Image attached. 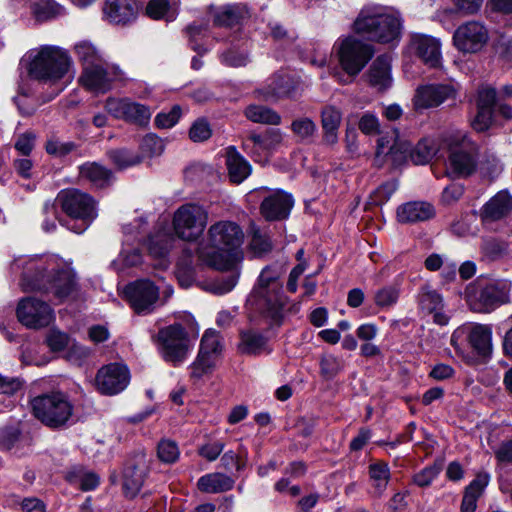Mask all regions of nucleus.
I'll use <instances>...</instances> for the list:
<instances>
[{
  "mask_svg": "<svg viewBox=\"0 0 512 512\" xmlns=\"http://www.w3.org/2000/svg\"><path fill=\"white\" fill-rule=\"evenodd\" d=\"M176 276L181 286L189 287L194 281V269L192 267V257L181 259L177 263Z\"/></svg>",
  "mask_w": 512,
  "mask_h": 512,
  "instance_id": "55",
  "label": "nucleus"
},
{
  "mask_svg": "<svg viewBox=\"0 0 512 512\" xmlns=\"http://www.w3.org/2000/svg\"><path fill=\"white\" fill-rule=\"evenodd\" d=\"M144 154L154 156L163 152L164 145L162 140L154 134L146 135L140 145Z\"/></svg>",
  "mask_w": 512,
  "mask_h": 512,
  "instance_id": "60",
  "label": "nucleus"
},
{
  "mask_svg": "<svg viewBox=\"0 0 512 512\" xmlns=\"http://www.w3.org/2000/svg\"><path fill=\"white\" fill-rule=\"evenodd\" d=\"M293 134L300 142L309 143L317 132L315 122L309 117H300L292 121L290 126Z\"/></svg>",
  "mask_w": 512,
  "mask_h": 512,
  "instance_id": "47",
  "label": "nucleus"
},
{
  "mask_svg": "<svg viewBox=\"0 0 512 512\" xmlns=\"http://www.w3.org/2000/svg\"><path fill=\"white\" fill-rule=\"evenodd\" d=\"M130 373L125 365L111 363L100 368L95 383L98 391L104 395H115L129 384Z\"/></svg>",
  "mask_w": 512,
  "mask_h": 512,
  "instance_id": "16",
  "label": "nucleus"
},
{
  "mask_svg": "<svg viewBox=\"0 0 512 512\" xmlns=\"http://www.w3.org/2000/svg\"><path fill=\"white\" fill-rule=\"evenodd\" d=\"M343 367L342 360L332 354L324 355L320 360L321 375L328 380L333 379Z\"/></svg>",
  "mask_w": 512,
  "mask_h": 512,
  "instance_id": "50",
  "label": "nucleus"
},
{
  "mask_svg": "<svg viewBox=\"0 0 512 512\" xmlns=\"http://www.w3.org/2000/svg\"><path fill=\"white\" fill-rule=\"evenodd\" d=\"M399 298V290L393 286L378 289L374 295L375 304L384 309L395 305Z\"/></svg>",
  "mask_w": 512,
  "mask_h": 512,
  "instance_id": "51",
  "label": "nucleus"
},
{
  "mask_svg": "<svg viewBox=\"0 0 512 512\" xmlns=\"http://www.w3.org/2000/svg\"><path fill=\"white\" fill-rule=\"evenodd\" d=\"M46 344L53 352L64 350L70 343V337L65 332L51 328L46 335Z\"/></svg>",
  "mask_w": 512,
  "mask_h": 512,
  "instance_id": "53",
  "label": "nucleus"
},
{
  "mask_svg": "<svg viewBox=\"0 0 512 512\" xmlns=\"http://www.w3.org/2000/svg\"><path fill=\"white\" fill-rule=\"evenodd\" d=\"M294 205L291 194L283 190L271 191L260 205V213L267 221H281L288 218Z\"/></svg>",
  "mask_w": 512,
  "mask_h": 512,
  "instance_id": "20",
  "label": "nucleus"
},
{
  "mask_svg": "<svg viewBox=\"0 0 512 512\" xmlns=\"http://www.w3.org/2000/svg\"><path fill=\"white\" fill-rule=\"evenodd\" d=\"M337 54L341 68L350 77H355L373 57L374 49L370 44L347 37L339 44Z\"/></svg>",
  "mask_w": 512,
  "mask_h": 512,
  "instance_id": "11",
  "label": "nucleus"
},
{
  "mask_svg": "<svg viewBox=\"0 0 512 512\" xmlns=\"http://www.w3.org/2000/svg\"><path fill=\"white\" fill-rule=\"evenodd\" d=\"M68 53L55 46H44L32 59L29 75L42 82H56L62 79L71 66Z\"/></svg>",
  "mask_w": 512,
  "mask_h": 512,
  "instance_id": "8",
  "label": "nucleus"
},
{
  "mask_svg": "<svg viewBox=\"0 0 512 512\" xmlns=\"http://www.w3.org/2000/svg\"><path fill=\"white\" fill-rule=\"evenodd\" d=\"M103 10L111 23L126 25L136 19L138 6L135 0H106Z\"/></svg>",
  "mask_w": 512,
  "mask_h": 512,
  "instance_id": "23",
  "label": "nucleus"
},
{
  "mask_svg": "<svg viewBox=\"0 0 512 512\" xmlns=\"http://www.w3.org/2000/svg\"><path fill=\"white\" fill-rule=\"evenodd\" d=\"M409 150L408 144H401L398 148L397 144L392 137L381 136L377 141V149L375 153V164L382 166L385 162L386 157L394 159V154L400 151L401 154L406 153Z\"/></svg>",
  "mask_w": 512,
  "mask_h": 512,
  "instance_id": "38",
  "label": "nucleus"
},
{
  "mask_svg": "<svg viewBox=\"0 0 512 512\" xmlns=\"http://www.w3.org/2000/svg\"><path fill=\"white\" fill-rule=\"evenodd\" d=\"M417 302L421 312L432 316L435 324L445 326L449 323L450 316L444 309L445 304L442 295L429 284L420 287Z\"/></svg>",
  "mask_w": 512,
  "mask_h": 512,
  "instance_id": "19",
  "label": "nucleus"
},
{
  "mask_svg": "<svg viewBox=\"0 0 512 512\" xmlns=\"http://www.w3.org/2000/svg\"><path fill=\"white\" fill-rule=\"evenodd\" d=\"M107 155L118 169L135 166L143 160L142 155L125 148L110 150Z\"/></svg>",
  "mask_w": 512,
  "mask_h": 512,
  "instance_id": "46",
  "label": "nucleus"
},
{
  "mask_svg": "<svg viewBox=\"0 0 512 512\" xmlns=\"http://www.w3.org/2000/svg\"><path fill=\"white\" fill-rule=\"evenodd\" d=\"M439 151V144L431 138H424L418 142L411 152V159L417 165L429 163Z\"/></svg>",
  "mask_w": 512,
  "mask_h": 512,
  "instance_id": "42",
  "label": "nucleus"
},
{
  "mask_svg": "<svg viewBox=\"0 0 512 512\" xmlns=\"http://www.w3.org/2000/svg\"><path fill=\"white\" fill-rule=\"evenodd\" d=\"M216 364V360L198 353L196 359L190 364V378L194 381L202 379L203 376L210 374Z\"/></svg>",
  "mask_w": 512,
  "mask_h": 512,
  "instance_id": "49",
  "label": "nucleus"
},
{
  "mask_svg": "<svg viewBox=\"0 0 512 512\" xmlns=\"http://www.w3.org/2000/svg\"><path fill=\"white\" fill-rule=\"evenodd\" d=\"M490 475L485 472L478 473L475 479L466 487L461 503V512H474L477 500L489 484Z\"/></svg>",
  "mask_w": 512,
  "mask_h": 512,
  "instance_id": "32",
  "label": "nucleus"
},
{
  "mask_svg": "<svg viewBox=\"0 0 512 512\" xmlns=\"http://www.w3.org/2000/svg\"><path fill=\"white\" fill-rule=\"evenodd\" d=\"M242 149L255 161H266L269 152L264 144L262 135L251 133L242 140Z\"/></svg>",
  "mask_w": 512,
  "mask_h": 512,
  "instance_id": "41",
  "label": "nucleus"
},
{
  "mask_svg": "<svg viewBox=\"0 0 512 512\" xmlns=\"http://www.w3.org/2000/svg\"><path fill=\"white\" fill-rule=\"evenodd\" d=\"M434 208L423 201H412L398 207L397 218L401 223H416L429 220L434 216Z\"/></svg>",
  "mask_w": 512,
  "mask_h": 512,
  "instance_id": "26",
  "label": "nucleus"
},
{
  "mask_svg": "<svg viewBox=\"0 0 512 512\" xmlns=\"http://www.w3.org/2000/svg\"><path fill=\"white\" fill-rule=\"evenodd\" d=\"M14 9L29 8L39 21L48 20L58 13L57 5L51 0H11Z\"/></svg>",
  "mask_w": 512,
  "mask_h": 512,
  "instance_id": "33",
  "label": "nucleus"
},
{
  "mask_svg": "<svg viewBox=\"0 0 512 512\" xmlns=\"http://www.w3.org/2000/svg\"><path fill=\"white\" fill-rule=\"evenodd\" d=\"M147 466L144 463L143 455L137 456L133 460H129L123 471V491L126 497L134 498L140 491L145 475Z\"/></svg>",
  "mask_w": 512,
  "mask_h": 512,
  "instance_id": "22",
  "label": "nucleus"
},
{
  "mask_svg": "<svg viewBox=\"0 0 512 512\" xmlns=\"http://www.w3.org/2000/svg\"><path fill=\"white\" fill-rule=\"evenodd\" d=\"M512 210V197L506 191H500L482 208L481 216L485 220H499Z\"/></svg>",
  "mask_w": 512,
  "mask_h": 512,
  "instance_id": "31",
  "label": "nucleus"
},
{
  "mask_svg": "<svg viewBox=\"0 0 512 512\" xmlns=\"http://www.w3.org/2000/svg\"><path fill=\"white\" fill-rule=\"evenodd\" d=\"M245 116L255 123L279 125L281 116L273 109L262 105H250L245 109Z\"/></svg>",
  "mask_w": 512,
  "mask_h": 512,
  "instance_id": "40",
  "label": "nucleus"
},
{
  "mask_svg": "<svg viewBox=\"0 0 512 512\" xmlns=\"http://www.w3.org/2000/svg\"><path fill=\"white\" fill-rule=\"evenodd\" d=\"M212 135L210 124L205 119H197L189 130V137L193 142H203Z\"/></svg>",
  "mask_w": 512,
  "mask_h": 512,
  "instance_id": "57",
  "label": "nucleus"
},
{
  "mask_svg": "<svg viewBox=\"0 0 512 512\" xmlns=\"http://www.w3.org/2000/svg\"><path fill=\"white\" fill-rule=\"evenodd\" d=\"M75 149L73 142H61L58 139H50L46 143V151L48 154L62 157Z\"/></svg>",
  "mask_w": 512,
  "mask_h": 512,
  "instance_id": "61",
  "label": "nucleus"
},
{
  "mask_svg": "<svg viewBox=\"0 0 512 512\" xmlns=\"http://www.w3.org/2000/svg\"><path fill=\"white\" fill-rule=\"evenodd\" d=\"M456 96L457 89L453 84H427L416 89L412 101L416 110H423L438 107Z\"/></svg>",
  "mask_w": 512,
  "mask_h": 512,
  "instance_id": "18",
  "label": "nucleus"
},
{
  "mask_svg": "<svg viewBox=\"0 0 512 512\" xmlns=\"http://www.w3.org/2000/svg\"><path fill=\"white\" fill-rule=\"evenodd\" d=\"M57 206L71 219L80 221L78 225L68 227L78 234L84 232L97 217L94 199L78 189L61 190L54 203L48 201L44 204L43 211L55 217Z\"/></svg>",
  "mask_w": 512,
  "mask_h": 512,
  "instance_id": "4",
  "label": "nucleus"
},
{
  "mask_svg": "<svg viewBox=\"0 0 512 512\" xmlns=\"http://www.w3.org/2000/svg\"><path fill=\"white\" fill-rule=\"evenodd\" d=\"M492 116L493 110L477 107V114L472 121V127L478 132L487 130L492 123Z\"/></svg>",
  "mask_w": 512,
  "mask_h": 512,
  "instance_id": "62",
  "label": "nucleus"
},
{
  "mask_svg": "<svg viewBox=\"0 0 512 512\" xmlns=\"http://www.w3.org/2000/svg\"><path fill=\"white\" fill-rule=\"evenodd\" d=\"M490 39L487 26L477 20H470L459 25L453 34V44L462 53L480 52Z\"/></svg>",
  "mask_w": 512,
  "mask_h": 512,
  "instance_id": "13",
  "label": "nucleus"
},
{
  "mask_svg": "<svg viewBox=\"0 0 512 512\" xmlns=\"http://www.w3.org/2000/svg\"><path fill=\"white\" fill-rule=\"evenodd\" d=\"M170 5L167 0H150L146 6V14L152 19L164 18Z\"/></svg>",
  "mask_w": 512,
  "mask_h": 512,
  "instance_id": "63",
  "label": "nucleus"
},
{
  "mask_svg": "<svg viewBox=\"0 0 512 512\" xmlns=\"http://www.w3.org/2000/svg\"><path fill=\"white\" fill-rule=\"evenodd\" d=\"M124 294L130 307L139 315L153 313L160 304V289L149 279L129 283Z\"/></svg>",
  "mask_w": 512,
  "mask_h": 512,
  "instance_id": "12",
  "label": "nucleus"
},
{
  "mask_svg": "<svg viewBox=\"0 0 512 512\" xmlns=\"http://www.w3.org/2000/svg\"><path fill=\"white\" fill-rule=\"evenodd\" d=\"M208 223V211L199 204L186 203L179 206L172 218L175 235L187 242L198 240Z\"/></svg>",
  "mask_w": 512,
  "mask_h": 512,
  "instance_id": "9",
  "label": "nucleus"
},
{
  "mask_svg": "<svg viewBox=\"0 0 512 512\" xmlns=\"http://www.w3.org/2000/svg\"><path fill=\"white\" fill-rule=\"evenodd\" d=\"M281 269L278 265L264 267L258 277L257 286L253 290V298L261 313L279 324L283 318L285 297L279 281Z\"/></svg>",
  "mask_w": 512,
  "mask_h": 512,
  "instance_id": "5",
  "label": "nucleus"
},
{
  "mask_svg": "<svg viewBox=\"0 0 512 512\" xmlns=\"http://www.w3.org/2000/svg\"><path fill=\"white\" fill-rule=\"evenodd\" d=\"M476 156V146L468 143L466 137L463 136L459 148L450 146L448 173L456 178L471 175L477 166Z\"/></svg>",
  "mask_w": 512,
  "mask_h": 512,
  "instance_id": "17",
  "label": "nucleus"
},
{
  "mask_svg": "<svg viewBox=\"0 0 512 512\" xmlns=\"http://www.w3.org/2000/svg\"><path fill=\"white\" fill-rule=\"evenodd\" d=\"M234 480L222 473H210L199 478L197 486L205 493H221L232 489Z\"/></svg>",
  "mask_w": 512,
  "mask_h": 512,
  "instance_id": "35",
  "label": "nucleus"
},
{
  "mask_svg": "<svg viewBox=\"0 0 512 512\" xmlns=\"http://www.w3.org/2000/svg\"><path fill=\"white\" fill-rule=\"evenodd\" d=\"M79 81L87 90L103 94L112 88L113 78L105 67V61H103L84 68Z\"/></svg>",
  "mask_w": 512,
  "mask_h": 512,
  "instance_id": "21",
  "label": "nucleus"
},
{
  "mask_svg": "<svg viewBox=\"0 0 512 512\" xmlns=\"http://www.w3.org/2000/svg\"><path fill=\"white\" fill-rule=\"evenodd\" d=\"M244 233L233 221H218L206 234V241L198 244L199 261L216 270H230L242 259Z\"/></svg>",
  "mask_w": 512,
  "mask_h": 512,
  "instance_id": "1",
  "label": "nucleus"
},
{
  "mask_svg": "<svg viewBox=\"0 0 512 512\" xmlns=\"http://www.w3.org/2000/svg\"><path fill=\"white\" fill-rule=\"evenodd\" d=\"M412 46L417 55L429 66L436 67L440 61V43L437 39L426 36L416 35L412 39Z\"/></svg>",
  "mask_w": 512,
  "mask_h": 512,
  "instance_id": "28",
  "label": "nucleus"
},
{
  "mask_svg": "<svg viewBox=\"0 0 512 512\" xmlns=\"http://www.w3.org/2000/svg\"><path fill=\"white\" fill-rule=\"evenodd\" d=\"M465 299L474 312L488 313L508 302L504 286L486 280H477L465 290Z\"/></svg>",
  "mask_w": 512,
  "mask_h": 512,
  "instance_id": "10",
  "label": "nucleus"
},
{
  "mask_svg": "<svg viewBox=\"0 0 512 512\" xmlns=\"http://www.w3.org/2000/svg\"><path fill=\"white\" fill-rule=\"evenodd\" d=\"M243 465V458L240 455L239 450H228L221 457V466L228 471L233 469L239 470Z\"/></svg>",
  "mask_w": 512,
  "mask_h": 512,
  "instance_id": "64",
  "label": "nucleus"
},
{
  "mask_svg": "<svg viewBox=\"0 0 512 512\" xmlns=\"http://www.w3.org/2000/svg\"><path fill=\"white\" fill-rule=\"evenodd\" d=\"M241 342L239 348L242 353L258 355L265 351L267 338L254 330L243 331L240 334Z\"/></svg>",
  "mask_w": 512,
  "mask_h": 512,
  "instance_id": "39",
  "label": "nucleus"
},
{
  "mask_svg": "<svg viewBox=\"0 0 512 512\" xmlns=\"http://www.w3.org/2000/svg\"><path fill=\"white\" fill-rule=\"evenodd\" d=\"M424 265L429 271H438L442 266H444V270L447 271V276L449 278L455 277L457 264L445 262L443 257L439 254L433 253L429 255L426 258Z\"/></svg>",
  "mask_w": 512,
  "mask_h": 512,
  "instance_id": "54",
  "label": "nucleus"
},
{
  "mask_svg": "<svg viewBox=\"0 0 512 512\" xmlns=\"http://www.w3.org/2000/svg\"><path fill=\"white\" fill-rule=\"evenodd\" d=\"M247 16L248 9L244 4H228L214 10L213 23L219 27H232Z\"/></svg>",
  "mask_w": 512,
  "mask_h": 512,
  "instance_id": "30",
  "label": "nucleus"
},
{
  "mask_svg": "<svg viewBox=\"0 0 512 512\" xmlns=\"http://www.w3.org/2000/svg\"><path fill=\"white\" fill-rule=\"evenodd\" d=\"M21 286L24 290L51 293L60 302L75 297L79 291L73 269L54 259L28 260L23 268Z\"/></svg>",
  "mask_w": 512,
  "mask_h": 512,
  "instance_id": "2",
  "label": "nucleus"
},
{
  "mask_svg": "<svg viewBox=\"0 0 512 512\" xmlns=\"http://www.w3.org/2000/svg\"><path fill=\"white\" fill-rule=\"evenodd\" d=\"M342 121V113L335 106L328 105L321 110L322 141L332 146L338 141V130Z\"/></svg>",
  "mask_w": 512,
  "mask_h": 512,
  "instance_id": "27",
  "label": "nucleus"
},
{
  "mask_svg": "<svg viewBox=\"0 0 512 512\" xmlns=\"http://www.w3.org/2000/svg\"><path fill=\"white\" fill-rule=\"evenodd\" d=\"M466 340L479 355L486 357L492 351V329L488 325L474 324L464 329Z\"/></svg>",
  "mask_w": 512,
  "mask_h": 512,
  "instance_id": "25",
  "label": "nucleus"
},
{
  "mask_svg": "<svg viewBox=\"0 0 512 512\" xmlns=\"http://www.w3.org/2000/svg\"><path fill=\"white\" fill-rule=\"evenodd\" d=\"M370 481L374 488V494L382 495L390 479L389 468L384 462H375L369 466Z\"/></svg>",
  "mask_w": 512,
  "mask_h": 512,
  "instance_id": "44",
  "label": "nucleus"
},
{
  "mask_svg": "<svg viewBox=\"0 0 512 512\" xmlns=\"http://www.w3.org/2000/svg\"><path fill=\"white\" fill-rule=\"evenodd\" d=\"M250 248L257 256H262L272 250V242L260 229H253Z\"/></svg>",
  "mask_w": 512,
  "mask_h": 512,
  "instance_id": "52",
  "label": "nucleus"
},
{
  "mask_svg": "<svg viewBox=\"0 0 512 512\" xmlns=\"http://www.w3.org/2000/svg\"><path fill=\"white\" fill-rule=\"evenodd\" d=\"M391 60V56L388 54L380 55L368 70V82L378 91H384L392 84Z\"/></svg>",
  "mask_w": 512,
  "mask_h": 512,
  "instance_id": "24",
  "label": "nucleus"
},
{
  "mask_svg": "<svg viewBox=\"0 0 512 512\" xmlns=\"http://www.w3.org/2000/svg\"><path fill=\"white\" fill-rule=\"evenodd\" d=\"M74 52L78 60L82 63L83 69L87 66H92L104 61L101 52L96 46L86 40L76 43Z\"/></svg>",
  "mask_w": 512,
  "mask_h": 512,
  "instance_id": "43",
  "label": "nucleus"
},
{
  "mask_svg": "<svg viewBox=\"0 0 512 512\" xmlns=\"http://www.w3.org/2000/svg\"><path fill=\"white\" fill-rule=\"evenodd\" d=\"M175 242L174 236L167 230H159L155 234L149 236L147 248L149 253L154 257H165L173 248Z\"/></svg>",
  "mask_w": 512,
  "mask_h": 512,
  "instance_id": "36",
  "label": "nucleus"
},
{
  "mask_svg": "<svg viewBox=\"0 0 512 512\" xmlns=\"http://www.w3.org/2000/svg\"><path fill=\"white\" fill-rule=\"evenodd\" d=\"M293 91L291 79L286 74H275L268 79L265 88L260 90L265 100L279 99L289 96Z\"/></svg>",
  "mask_w": 512,
  "mask_h": 512,
  "instance_id": "34",
  "label": "nucleus"
},
{
  "mask_svg": "<svg viewBox=\"0 0 512 512\" xmlns=\"http://www.w3.org/2000/svg\"><path fill=\"white\" fill-rule=\"evenodd\" d=\"M222 351L221 337L218 332L208 329L202 336L199 352L205 356L217 360Z\"/></svg>",
  "mask_w": 512,
  "mask_h": 512,
  "instance_id": "45",
  "label": "nucleus"
},
{
  "mask_svg": "<svg viewBox=\"0 0 512 512\" xmlns=\"http://www.w3.org/2000/svg\"><path fill=\"white\" fill-rule=\"evenodd\" d=\"M30 406L33 416L50 428L66 426L74 413L70 396L59 390L33 397Z\"/></svg>",
  "mask_w": 512,
  "mask_h": 512,
  "instance_id": "7",
  "label": "nucleus"
},
{
  "mask_svg": "<svg viewBox=\"0 0 512 512\" xmlns=\"http://www.w3.org/2000/svg\"><path fill=\"white\" fill-rule=\"evenodd\" d=\"M181 107L174 105L168 112H161L155 117V125L161 129L173 127L181 117Z\"/></svg>",
  "mask_w": 512,
  "mask_h": 512,
  "instance_id": "56",
  "label": "nucleus"
},
{
  "mask_svg": "<svg viewBox=\"0 0 512 512\" xmlns=\"http://www.w3.org/2000/svg\"><path fill=\"white\" fill-rule=\"evenodd\" d=\"M104 107L107 113L115 119L123 120L138 126L147 125L152 115L150 107L135 102L128 97H110L106 100Z\"/></svg>",
  "mask_w": 512,
  "mask_h": 512,
  "instance_id": "14",
  "label": "nucleus"
},
{
  "mask_svg": "<svg viewBox=\"0 0 512 512\" xmlns=\"http://www.w3.org/2000/svg\"><path fill=\"white\" fill-rule=\"evenodd\" d=\"M442 469V463H434L428 467H425L419 473L414 476V482L420 486H428L436 478Z\"/></svg>",
  "mask_w": 512,
  "mask_h": 512,
  "instance_id": "58",
  "label": "nucleus"
},
{
  "mask_svg": "<svg viewBox=\"0 0 512 512\" xmlns=\"http://www.w3.org/2000/svg\"><path fill=\"white\" fill-rule=\"evenodd\" d=\"M220 61L229 67H244L250 61L249 53L243 46H232L220 54Z\"/></svg>",
  "mask_w": 512,
  "mask_h": 512,
  "instance_id": "48",
  "label": "nucleus"
},
{
  "mask_svg": "<svg viewBox=\"0 0 512 512\" xmlns=\"http://www.w3.org/2000/svg\"><path fill=\"white\" fill-rule=\"evenodd\" d=\"M16 314L19 322L33 329L48 326L54 319L50 305L34 297L22 299L18 303Z\"/></svg>",
  "mask_w": 512,
  "mask_h": 512,
  "instance_id": "15",
  "label": "nucleus"
},
{
  "mask_svg": "<svg viewBox=\"0 0 512 512\" xmlns=\"http://www.w3.org/2000/svg\"><path fill=\"white\" fill-rule=\"evenodd\" d=\"M151 341L161 359L173 366H181L189 357L193 344L186 328L178 322L161 327L151 334Z\"/></svg>",
  "mask_w": 512,
  "mask_h": 512,
  "instance_id": "6",
  "label": "nucleus"
},
{
  "mask_svg": "<svg viewBox=\"0 0 512 512\" xmlns=\"http://www.w3.org/2000/svg\"><path fill=\"white\" fill-rule=\"evenodd\" d=\"M226 166L233 183L239 184L251 174V165L234 146L226 149Z\"/></svg>",
  "mask_w": 512,
  "mask_h": 512,
  "instance_id": "29",
  "label": "nucleus"
},
{
  "mask_svg": "<svg viewBox=\"0 0 512 512\" xmlns=\"http://www.w3.org/2000/svg\"><path fill=\"white\" fill-rule=\"evenodd\" d=\"M35 140L36 135L27 131L17 137L14 147L22 156H29L34 149Z\"/></svg>",
  "mask_w": 512,
  "mask_h": 512,
  "instance_id": "59",
  "label": "nucleus"
},
{
  "mask_svg": "<svg viewBox=\"0 0 512 512\" xmlns=\"http://www.w3.org/2000/svg\"><path fill=\"white\" fill-rule=\"evenodd\" d=\"M80 175L99 188L108 185L112 178V172L109 169L95 162L83 164L80 167Z\"/></svg>",
  "mask_w": 512,
  "mask_h": 512,
  "instance_id": "37",
  "label": "nucleus"
},
{
  "mask_svg": "<svg viewBox=\"0 0 512 512\" xmlns=\"http://www.w3.org/2000/svg\"><path fill=\"white\" fill-rule=\"evenodd\" d=\"M354 30L370 41L390 43L400 36L401 18L386 8L366 7L354 21Z\"/></svg>",
  "mask_w": 512,
  "mask_h": 512,
  "instance_id": "3",
  "label": "nucleus"
}]
</instances>
